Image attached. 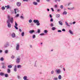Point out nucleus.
Returning <instances> with one entry per match:
<instances>
[{"mask_svg": "<svg viewBox=\"0 0 80 80\" xmlns=\"http://www.w3.org/2000/svg\"><path fill=\"white\" fill-rule=\"evenodd\" d=\"M56 73L57 74L60 73H61V71L60 70V69L56 70Z\"/></svg>", "mask_w": 80, "mask_h": 80, "instance_id": "nucleus-6", "label": "nucleus"}, {"mask_svg": "<svg viewBox=\"0 0 80 80\" xmlns=\"http://www.w3.org/2000/svg\"><path fill=\"white\" fill-rule=\"evenodd\" d=\"M40 32V30L38 29V33H39Z\"/></svg>", "mask_w": 80, "mask_h": 80, "instance_id": "nucleus-38", "label": "nucleus"}, {"mask_svg": "<svg viewBox=\"0 0 80 80\" xmlns=\"http://www.w3.org/2000/svg\"><path fill=\"white\" fill-rule=\"evenodd\" d=\"M9 43L8 42H7L4 45V48H6L9 46Z\"/></svg>", "mask_w": 80, "mask_h": 80, "instance_id": "nucleus-2", "label": "nucleus"}, {"mask_svg": "<svg viewBox=\"0 0 80 80\" xmlns=\"http://www.w3.org/2000/svg\"><path fill=\"white\" fill-rule=\"evenodd\" d=\"M34 32H35V31L34 30H31L29 31V33L30 34H32V33H33Z\"/></svg>", "mask_w": 80, "mask_h": 80, "instance_id": "nucleus-8", "label": "nucleus"}, {"mask_svg": "<svg viewBox=\"0 0 80 80\" xmlns=\"http://www.w3.org/2000/svg\"><path fill=\"white\" fill-rule=\"evenodd\" d=\"M51 27H53V24L52 23H51L50 25Z\"/></svg>", "mask_w": 80, "mask_h": 80, "instance_id": "nucleus-51", "label": "nucleus"}, {"mask_svg": "<svg viewBox=\"0 0 80 80\" xmlns=\"http://www.w3.org/2000/svg\"><path fill=\"white\" fill-rule=\"evenodd\" d=\"M5 7L3 6L2 8V10H5Z\"/></svg>", "mask_w": 80, "mask_h": 80, "instance_id": "nucleus-32", "label": "nucleus"}, {"mask_svg": "<svg viewBox=\"0 0 80 80\" xmlns=\"http://www.w3.org/2000/svg\"><path fill=\"white\" fill-rule=\"evenodd\" d=\"M54 73V71L52 70L51 72V74H53Z\"/></svg>", "mask_w": 80, "mask_h": 80, "instance_id": "nucleus-39", "label": "nucleus"}, {"mask_svg": "<svg viewBox=\"0 0 80 80\" xmlns=\"http://www.w3.org/2000/svg\"><path fill=\"white\" fill-rule=\"evenodd\" d=\"M17 67L18 68H22V65H18L17 66Z\"/></svg>", "mask_w": 80, "mask_h": 80, "instance_id": "nucleus-14", "label": "nucleus"}, {"mask_svg": "<svg viewBox=\"0 0 80 80\" xmlns=\"http://www.w3.org/2000/svg\"><path fill=\"white\" fill-rule=\"evenodd\" d=\"M39 21L38 20H33V22L34 23H37Z\"/></svg>", "mask_w": 80, "mask_h": 80, "instance_id": "nucleus-9", "label": "nucleus"}, {"mask_svg": "<svg viewBox=\"0 0 80 80\" xmlns=\"http://www.w3.org/2000/svg\"><path fill=\"white\" fill-rule=\"evenodd\" d=\"M57 12H60V9H58L57 10Z\"/></svg>", "mask_w": 80, "mask_h": 80, "instance_id": "nucleus-63", "label": "nucleus"}, {"mask_svg": "<svg viewBox=\"0 0 80 80\" xmlns=\"http://www.w3.org/2000/svg\"><path fill=\"white\" fill-rule=\"evenodd\" d=\"M8 67L9 68H12V66H11V65H8Z\"/></svg>", "mask_w": 80, "mask_h": 80, "instance_id": "nucleus-25", "label": "nucleus"}, {"mask_svg": "<svg viewBox=\"0 0 80 80\" xmlns=\"http://www.w3.org/2000/svg\"><path fill=\"white\" fill-rule=\"evenodd\" d=\"M29 23H32V19H30L29 20Z\"/></svg>", "mask_w": 80, "mask_h": 80, "instance_id": "nucleus-37", "label": "nucleus"}, {"mask_svg": "<svg viewBox=\"0 0 80 80\" xmlns=\"http://www.w3.org/2000/svg\"><path fill=\"white\" fill-rule=\"evenodd\" d=\"M21 4V2H17L16 3V5L18 7H20Z\"/></svg>", "mask_w": 80, "mask_h": 80, "instance_id": "nucleus-4", "label": "nucleus"}, {"mask_svg": "<svg viewBox=\"0 0 80 80\" xmlns=\"http://www.w3.org/2000/svg\"><path fill=\"white\" fill-rule=\"evenodd\" d=\"M24 32H22V33H21V35L22 37H23V36H24Z\"/></svg>", "mask_w": 80, "mask_h": 80, "instance_id": "nucleus-28", "label": "nucleus"}, {"mask_svg": "<svg viewBox=\"0 0 80 80\" xmlns=\"http://www.w3.org/2000/svg\"><path fill=\"white\" fill-rule=\"evenodd\" d=\"M2 65H4V63H1Z\"/></svg>", "mask_w": 80, "mask_h": 80, "instance_id": "nucleus-64", "label": "nucleus"}, {"mask_svg": "<svg viewBox=\"0 0 80 80\" xmlns=\"http://www.w3.org/2000/svg\"><path fill=\"white\" fill-rule=\"evenodd\" d=\"M36 25H37V26H39V25H40V23L39 21L38 22L36 23Z\"/></svg>", "mask_w": 80, "mask_h": 80, "instance_id": "nucleus-16", "label": "nucleus"}, {"mask_svg": "<svg viewBox=\"0 0 80 80\" xmlns=\"http://www.w3.org/2000/svg\"><path fill=\"white\" fill-rule=\"evenodd\" d=\"M76 23V22L75 21H74L72 22V24H75Z\"/></svg>", "mask_w": 80, "mask_h": 80, "instance_id": "nucleus-52", "label": "nucleus"}, {"mask_svg": "<svg viewBox=\"0 0 80 80\" xmlns=\"http://www.w3.org/2000/svg\"><path fill=\"white\" fill-rule=\"evenodd\" d=\"M30 47L31 48H32V45H30Z\"/></svg>", "mask_w": 80, "mask_h": 80, "instance_id": "nucleus-61", "label": "nucleus"}, {"mask_svg": "<svg viewBox=\"0 0 80 80\" xmlns=\"http://www.w3.org/2000/svg\"><path fill=\"white\" fill-rule=\"evenodd\" d=\"M53 19L52 18L51 19L50 22H53Z\"/></svg>", "mask_w": 80, "mask_h": 80, "instance_id": "nucleus-48", "label": "nucleus"}, {"mask_svg": "<svg viewBox=\"0 0 80 80\" xmlns=\"http://www.w3.org/2000/svg\"><path fill=\"white\" fill-rule=\"evenodd\" d=\"M17 65H15L14 66V72H17Z\"/></svg>", "mask_w": 80, "mask_h": 80, "instance_id": "nucleus-7", "label": "nucleus"}, {"mask_svg": "<svg viewBox=\"0 0 80 80\" xmlns=\"http://www.w3.org/2000/svg\"><path fill=\"white\" fill-rule=\"evenodd\" d=\"M20 62V59L19 58H17L16 59V63H19Z\"/></svg>", "mask_w": 80, "mask_h": 80, "instance_id": "nucleus-3", "label": "nucleus"}, {"mask_svg": "<svg viewBox=\"0 0 80 80\" xmlns=\"http://www.w3.org/2000/svg\"><path fill=\"white\" fill-rule=\"evenodd\" d=\"M34 67H37V64H36V63H35V64Z\"/></svg>", "mask_w": 80, "mask_h": 80, "instance_id": "nucleus-59", "label": "nucleus"}, {"mask_svg": "<svg viewBox=\"0 0 80 80\" xmlns=\"http://www.w3.org/2000/svg\"><path fill=\"white\" fill-rule=\"evenodd\" d=\"M40 35H41V36H43V35H45V34L43 33H42L41 34H40Z\"/></svg>", "mask_w": 80, "mask_h": 80, "instance_id": "nucleus-34", "label": "nucleus"}, {"mask_svg": "<svg viewBox=\"0 0 80 80\" xmlns=\"http://www.w3.org/2000/svg\"><path fill=\"white\" fill-rule=\"evenodd\" d=\"M5 7L6 8H7V9H8V8H10V6H9V5H7V6H5Z\"/></svg>", "mask_w": 80, "mask_h": 80, "instance_id": "nucleus-20", "label": "nucleus"}, {"mask_svg": "<svg viewBox=\"0 0 80 80\" xmlns=\"http://www.w3.org/2000/svg\"><path fill=\"white\" fill-rule=\"evenodd\" d=\"M62 14L63 15H67V12L66 11H64V12H63Z\"/></svg>", "mask_w": 80, "mask_h": 80, "instance_id": "nucleus-19", "label": "nucleus"}, {"mask_svg": "<svg viewBox=\"0 0 80 80\" xmlns=\"http://www.w3.org/2000/svg\"><path fill=\"white\" fill-rule=\"evenodd\" d=\"M17 9H14V11H15V14H16V13H17V12H16V10Z\"/></svg>", "mask_w": 80, "mask_h": 80, "instance_id": "nucleus-45", "label": "nucleus"}, {"mask_svg": "<svg viewBox=\"0 0 80 80\" xmlns=\"http://www.w3.org/2000/svg\"><path fill=\"white\" fill-rule=\"evenodd\" d=\"M51 9L52 10V12L54 11V10H53V8H51Z\"/></svg>", "mask_w": 80, "mask_h": 80, "instance_id": "nucleus-53", "label": "nucleus"}, {"mask_svg": "<svg viewBox=\"0 0 80 80\" xmlns=\"http://www.w3.org/2000/svg\"><path fill=\"white\" fill-rule=\"evenodd\" d=\"M68 10H74V9H75V7H73L72 8H68Z\"/></svg>", "mask_w": 80, "mask_h": 80, "instance_id": "nucleus-10", "label": "nucleus"}, {"mask_svg": "<svg viewBox=\"0 0 80 80\" xmlns=\"http://www.w3.org/2000/svg\"><path fill=\"white\" fill-rule=\"evenodd\" d=\"M53 80H58V78H54Z\"/></svg>", "mask_w": 80, "mask_h": 80, "instance_id": "nucleus-41", "label": "nucleus"}, {"mask_svg": "<svg viewBox=\"0 0 80 80\" xmlns=\"http://www.w3.org/2000/svg\"><path fill=\"white\" fill-rule=\"evenodd\" d=\"M49 16L51 18H52V15H51V14H50Z\"/></svg>", "mask_w": 80, "mask_h": 80, "instance_id": "nucleus-60", "label": "nucleus"}, {"mask_svg": "<svg viewBox=\"0 0 80 80\" xmlns=\"http://www.w3.org/2000/svg\"><path fill=\"white\" fill-rule=\"evenodd\" d=\"M23 78L24 80H29L28 79H27V76H25L23 77Z\"/></svg>", "mask_w": 80, "mask_h": 80, "instance_id": "nucleus-11", "label": "nucleus"}, {"mask_svg": "<svg viewBox=\"0 0 80 80\" xmlns=\"http://www.w3.org/2000/svg\"><path fill=\"white\" fill-rule=\"evenodd\" d=\"M4 75H5V74L3 72H1L0 73V75H1V76H3Z\"/></svg>", "mask_w": 80, "mask_h": 80, "instance_id": "nucleus-15", "label": "nucleus"}, {"mask_svg": "<svg viewBox=\"0 0 80 80\" xmlns=\"http://www.w3.org/2000/svg\"><path fill=\"white\" fill-rule=\"evenodd\" d=\"M56 17H57V18H60V14H56Z\"/></svg>", "mask_w": 80, "mask_h": 80, "instance_id": "nucleus-18", "label": "nucleus"}, {"mask_svg": "<svg viewBox=\"0 0 80 80\" xmlns=\"http://www.w3.org/2000/svg\"><path fill=\"white\" fill-rule=\"evenodd\" d=\"M12 37L14 38L15 37V34L14 33H13L12 35Z\"/></svg>", "mask_w": 80, "mask_h": 80, "instance_id": "nucleus-12", "label": "nucleus"}, {"mask_svg": "<svg viewBox=\"0 0 80 80\" xmlns=\"http://www.w3.org/2000/svg\"><path fill=\"white\" fill-rule=\"evenodd\" d=\"M3 52V51L2 50H0V53H1Z\"/></svg>", "mask_w": 80, "mask_h": 80, "instance_id": "nucleus-47", "label": "nucleus"}, {"mask_svg": "<svg viewBox=\"0 0 80 80\" xmlns=\"http://www.w3.org/2000/svg\"><path fill=\"white\" fill-rule=\"evenodd\" d=\"M8 50H6L5 51V53H8Z\"/></svg>", "mask_w": 80, "mask_h": 80, "instance_id": "nucleus-27", "label": "nucleus"}, {"mask_svg": "<svg viewBox=\"0 0 80 80\" xmlns=\"http://www.w3.org/2000/svg\"><path fill=\"white\" fill-rule=\"evenodd\" d=\"M70 3H68V6H69L70 5Z\"/></svg>", "mask_w": 80, "mask_h": 80, "instance_id": "nucleus-62", "label": "nucleus"}, {"mask_svg": "<svg viewBox=\"0 0 80 80\" xmlns=\"http://www.w3.org/2000/svg\"><path fill=\"white\" fill-rule=\"evenodd\" d=\"M55 8H57V5H55Z\"/></svg>", "mask_w": 80, "mask_h": 80, "instance_id": "nucleus-58", "label": "nucleus"}, {"mask_svg": "<svg viewBox=\"0 0 80 80\" xmlns=\"http://www.w3.org/2000/svg\"><path fill=\"white\" fill-rule=\"evenodd\" d=\"M44 33H48V30H45L43 31Z\"/></svg>", "mask_w": 80, "mask_h": 80, "instance_id": "nucleus-22", "label": "nucleus"}, {"mask_svg": "<svg viewBox=\"0 0 80 80\" xmlns=\"http://www.w3.org/2000/svg\"><path fill=\"white\" fill-rule=\"evenodd\" d=\"M58 32H62V31L61 30H58Z\"/></svg>", "mask_w": 80, "mask_h": 80, "instance_id": "nucleus-54", "label": "nucleus"}, {"mask_svg": "<svg viewBox=\"0 0 80 80\" xmlns=\"http://www.w3.org/2000/svg\"><path fill=\"white\" fill-rule=\"evenodd\" d=\"M33 4L34 5H38L37 2H33Z\"/></svg>", "mask_w": 80, "mask_h": 80, "instance_id": "nucleus-13", "label": "nucleus"}, {"mask_svg": "<svg viewBox=\"0 0 80 80\" xmlns=\"http://www.w3.org/2000/svg\"><path fill=\"white\" fill-rule=\"evenodd\" d=\"M19 44H17L16 47V49L17 50H19L20 48H19Z\"/></svg>", "mask_w": 80, "mask_h": 80, "instance_id": "nucleus-5", "label": "nucleus"}, {"mask_svg": "<svg viewBox=\"0 0 80 80\" xmlns=\"http://www.w3.org/2000/svg\"><path fill=\"white\" fill-rule=\"evenodd\" d=\"M23 2H28V0H23Z\"/></svg>", "mask_w": 80, "mask_h": 80, "instance_id": "nucleus-56", "label": "nucleus"}, {"mask_svg": "<svg viewBox=\"0 0 80 80\" xmlns=\"http://www.w3.org/2000/svg\"><path fill=\"white\" fill-rule=\"evenodd\" d=\"M69 33H70L71 34H73V32L72 31H71V30H69Z\"/></svg>", "mask_w": 80, "mask_h": 80, "instance_id": "nucleus-26", "label": "nucleus"}, {"mask_svg": "<svg viewBox=\"0 0 80 80\" xmlns=\"http://www.w3.org/2000/svg\"><path fill=\"white\" fill-rule=\"evenodd\" d=\"M4 75L5 77H8V75L7 74H5Z\"/></svg>", "mask_w": 80, "mask_h": 80, "instance_id": "nucleus-31", "label": "nucleus"}, {"mask_svg": "<svg viewBox=\"0 0 80 80\" xmlns=\"http://www.w3.org/2000/svg\"><path fill=\"white\" fill-rule=\"evenodd\" d=\"M59 23L60 25H63V23L62 22L60 21H59Z\"/></svg>", "mask_w": 80, "mask_h": 80, "instance_id": "nucleus-24", "label": "nucleus"}, {"mask_svg": "<svg viewBox=\"0 0 80 80\" xmlns=\"http://www.w3.org/2000/svg\"><path fill=\"white\" fill-rule=\"evenodd\" d=\"M62 9H63V6L61 5L60 7Z\"/></svg>", "mask_w": 80, "mask_h": 80, "instance_id": "nucleus-36", "label": "nucleus"}, {"mask_svg": "<svg viewBox=\"0 0 80 80\" xmlns=\"http://www.w3.org/2000/svg\"><path fill=\"white\" fill-rule=\"evenodd\" d=\"M36 1L37 2H40V0H36Z\"/></svg>", "mask_w": 80, "mask_h": 80, "instance_id": "nucleus-57", "label": "nucleus"}, {"mask_svg": "<svg viewBox=\"0 0 80 80\" xmlns=\"http://www.w3.org/2000/svg\"><path fill=\"white\" fill-rule=\"evenodd\" d=\"M4 59L3 58H1L0 59L1 61H3Z\"/></svg>", "mask_w": 80, "mask_h": 80, "instance_id": "nucleus-40", "label": "nucleus"}, {"mask_svg": "<svg viewBox=\"0 0 80 80\" xmlns=\"http://www.w3.org/2000/svg\"><path fill=\"white\" fill-rule=\"evenodd\" d=\"M11 58H15V56H12Z\"/></svg>", "mask_w": 80, "mask_h": 80, "instance_id": "nucleus-50", "label": "nucleus"}, {"mask_svg": "<svg viewBox=\"0 0 80 80\" xmlns=\"http://www.w3.org/2000/svg\"><path fill=\"white\" fill-rule=\"evenodd\" d=\"M65 23H66V25H67V26H68V27H70V25L68 24V22H66Z\"/></svg>", "mask_w": 80, "mask_h": 80, "instance_id": "nucleus-17", "label": "nucleus"}, {"mask_svg": "<svg viewBox=\"0 0 80 80\" xmlns=\"http://www.w3.org/2000/svg\"><path fill=\"white\" fill-rule=\"evenodd\" d=\"M8 19L7 21L8 27V28H11L12 25L10 22H11V23H13V17L10 18V15H8Z\"/></svg>", "mask_w": 80, "mask_h": 80, "instance_id": "nucleus-1", "label": "nucleus"}, {"mask_svg": "<svg viewBox=\"0 0 80 80\" xmlns=\"http://www.w3.org/2000/svg\"><path fill=\"white\" fill-rule=\"evenodd\" d=\"M7 72L8 73H10V69H7Z\"/></svg>", "mask_w": 80, "mask_h": 80, "instance_id": "nucleus-23", "label": "nucleus"}, {"mask_svg": "<svg viewBox=\"0 0 80 80\" xmlns=\"http://www.w3.org/2000/svg\"><path fill=\"white\" fill-rule=\"evenodd\" d=\"M33 38H35V35H34L32 36Z\"/></svg>", "mask_w": 80, "mask_h": 80, "instance_id": "nucleus-44", "label": "nucleus"}, {"mask_svg": "<svg viewBox=\"0 0 80 80\" xmlns=\"http://www.w3.org/2000/svg\"><path fill=\"white\" fill-rule=\"evenodd\" d=\"M62 31L63 32H65V29H62Z\"/></svg>", "mask_w": 80, "mask_h": 80, "instance_id": "nucleus-49", "label": "nucleus"}, {"mask_svg": "<svg viewBox=\"0 0 80 80\" xmlns=\"http://www.w3.org/2000/svg\"><path fill=\"white\" fill-rule=\"evenodd\" d=\"M19 32H22V29H19Z\"/></svg>", "mask_w": 80, "mask_h": 80, "instance_id": "nucleus-55", "label": "nucleus"}, {"mask_svg": "<svg viewBox=\"0 0 80 80\" xmlns=\"http://www.w3.org/2000/svg\"><path fill=\"white\" fill-rule=\"evenodd\" d=\"M58 78L59 80H60V79H62V76H61V75H59L58 77Z\"/></svg>", "mask_w": 80, "mask_h": 80, "instance_id": "nucleus-21", "label": "nucleus"}, {"mask_svg": "<svg viewBox=\"0 0 80 80\" xmlns=\"http://www.w3.org/2000/svg\"><path fill=\"white\" fill-rule=\"evenodd\" d=\"M15 26H18V24H17V23L15 22Z\"/></svg>", "mask_w": 80, "mask_h": 80, "instance_id": "nucleus-43", "label": "nucleus"}, {"mask_svg": "<svg viewBox=\"0 0 80 80\" xmlns=\"http://www.w3.org/2000/svg\"><path fill=\"white\" fill-rule=\"evenodd\" d=\"M2 68H3L4 69H5V68H6V66H3L2 67Z\"/></svg>", "mask_w": 80, "mask_h": 80, "instance_id": "nucleus-29", "label": "nucleus"}, {"mask_svg": "<svg viewBox=\"0 0 80 80\" xmlns=\"http://www.w3.org/2000/svg\"><path fill=\"white\" fill-rule=\"evenodd\" d=\"M17 78H18V79H20V78H21V77H20V76H19V75H18Z\"/></svg>", "mask_w": 80, "mask_h": 80, "instance_id": "nucleus-35", "label": "nucleus"}, {"mask_svg": "<svg viewBox=\"0 0 80 80\" xmlns=\"http://www.w3.org/2000/svg\"><path fill=\"white\" fill-rule=\"evenodd\" d=\"M20 18H21L22 19H23V18H23V17L22 16H21L20 17Z\"/></svg>", "mask_w": 80, "mask_h": 80, "instance_id": "nucleus-46", "label": "nucleus"}, {"mask_svg": "<svg viewBox=\"0 0 80 80\" xmlns=\"http://www.w3.org/2000/svg\"><path fill=\"white\" fill-rule=\"evenodd\" d=\"M19 17V14H17L15 16V17Z\"/></svg>", "mask_w": 80, "mask_h": 80, "instance_id": "nucleus-42", "label": "nucleus"}, {"mask_svg": "<svg viewBox=\"0 0 80 80\" xmlns=\"http://www.w3.org/2000/svg\"><path fill=\"white\" fill-rule=\"evenodd\" d=\"M55 29H56V28H55V27H53L52 28V30H55Z\"/></svg>", "mask_w": 80, "mask_h": 80, "instance_id": "nucleus-30", "label": "nucleus"}, {"mask_svg": "<svg viewBox=\"0 0 80 80\" xmlns=\"http://www.w3.org/2000/svg\"><path fill=\"white\" fill-rule=\"evenodd\" d=\"M14 27L15 28H16V29L17 30H18V27H17V26H14Z\"/></svg>", "mask_w": 80, "mask_h": 80, "instance_id": "nucleus-33", "label": "nucleus"}]
</instances>
